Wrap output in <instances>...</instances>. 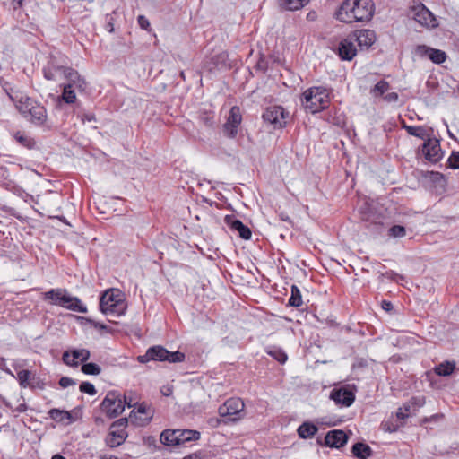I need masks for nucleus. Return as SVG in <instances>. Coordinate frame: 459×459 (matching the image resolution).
Here are the masks:
<instances>
[{"label": "nucleus", "mask_w": 459, "mask_h": 459, "mask_svg": "<svg viewBox=\"0 0 459 459\" xmlns=\"http://www.w3.org/2000/svg\"><path fill=\"white\" fill-rule=\"evenodd\" d=\"M177 429H165L161 432L160 441L165 446H178Z\"/></svg>", "instance_id": "26"}, {"label": "nucleus", "mask_w": 459, "mask_h": 459, "mask_svg": "<svg viewBox=\"0 0 459 459\" xmlns=\"http://www.w3.org/2000/svg\"><path fill=\"white\" fill-rule=\"evenodd\" d=\"M100 409L109 419L117 417L124 411L121 395L117 391L108 392L100 403Z\"/></svg>", "instance_id": "6"}, {"label": "nucleus", "mask_w": 459, "mask_h": 459, "mask_svg": "<svg viewBox=\"0 0 459 459\" xmlns=\"http://www.w3.org/2000/svg\"><path fill=\"white\" fill-rule=\"evenodd\" d=\"M289 305L295 307H299L302 305L301 293L296 285L291 286V295L289 299Z\"/></svg>", "instance_id": "33"}, {"label": "nucleus", "mask_w": 459, "mask_h": 459, "mask_svg": "<svg viewBox=\"0 0 459 459\" xmlns=\"http://www.w3.org/2000/svg\"><path fill=\"white\" fill-rule=\"evenodd\" d=\"M16 108L25 119L35 126H43L48 120L46 108L28 96H22Z\"/></svg>", "instance_id": "2"}, {"label": "nucleus", "mask_w": 459, "mask_h": 459, "mask_svg": "<svg viewBox=\"0 0 459 459\" xmlns=\"http://www.w3.org/2000/svg\"><path fill=\"white\" fill-rule=\"evenodd\" d=\"M448 164L451 169H459V152H453L448 158Z\"/></svg>", "instance_id": "43"}, {"label": "nucleus", "mask_w": 459, "mask_h": 459, "mask_svg": "<svg viewBox=\"0 0 459 459\" xmlns=\"http://www.w3.org/2000/svg\"><path fill=\"white\" fill-rule=\"evenodd\" d=\"M404 128L409 134L416 136L420 139H425L427 135L426 130L422 126H405Z\"/></svg>", "instance_id": "38"}, {"label": "nucleus", "mask_w": 459, "mask_h": 459, "mask_svg": "<svg viewBox=\"0 0 459 459\" xmlns=\"http://www.w3.org/2000/svg\"><path fill=\"white\" fill-rule=\"evenodd\" d=\"M81 370L85 375H93V376H97V375L100 374V372H101L100 367L98 364L93 363V362L84 363L82 366Z\"/></svg>", "instance_id": "35"}, {"label": "nucleus", "mask_w": 459, "mask_h": 459, "mask_svg": "<svg viewBox=\"0 0 459 459\" xmlns=\"http://www.w3.org/2000/svg\"><path fill=\"white\" fill-rule=\"evenodd\" d=\"M381 307L384 310L389 312L393 309V304L387 300H382Z\"/></svg>", "instance_id": "52"}, {"label": "nucleus", "mask_w": 459, "mask_h": 459, "mask_svg": "<svg viewBox=\"0 0 459 459\" xmlns=\"http://www.w3.org/2000/svg\"><path fill=\"white\" fill-rule=\"evenodd\" d=\"M49 417L58 422L67 420V423L74 421V417L69 411H62L59 409H51L48 411Z\"/></svg>", "instance_id": "29"}, {"label": "nucleus", "mask_w": 459, "mask_h": 459, "mask_svg": "<svg viewBox=\"0 0 459 459\" xmlns=\"http://www.w3.org/2000/svg\"><path fill=\"white\" fill-rule=\"evenodd\" d=\"M91 353L86 349L81 350H73L72 357L75 361L80 360L81 362H85L90 359Z\"/></svg>", "instance_id": "39"}, {"label": "nucleus", "mask_w": 459, "mask_h": 459, "mask_svg": "<svg viewBox=\"0 0 459 459\" xmlns=\"http://www.w3.org/2000/svg\"><path fill=\"white\" fill-rule=\"evenodd\" d=\"M241 121L242 116L240 108L237 106H233L230 110L226 123L223 125L224 134L230 138H235Z\"/></svg>", "instance_id": "9"}, {"label": "nucleus", "mask_w": 459, "mask_h": 459, "mask_svg": "<svg viewBox=\"0 0 459 459\" xmlns=\"http://www.w3.org/2000/svg\"><path fill=\"white\" fill-rule=\"evenodd\" d=\"M137 413L148 414V409L144 403H142L139 405V407L137 409Z\"/></svg>", "instance_id": "56"}, {"label": "nucleus", "mask_w": 459, "mask_h": 459, "mask_svg": "<svg viewBox=\"0 0 459 459\" xmlns=\"http://www.w3.org/2000/svg\"><path fill=\"white\" fill-rule=\"evenodd\" d=\"M137 21H138L139 26L142 29L148 30V28L150 27V22H149L148 19L145 16L139 15Z\"/></svg>", "instance_id": "48"}, {"label": "nucleus", "mask_w": 459, "mask_h": 459, "mask_svg": "<svg viewBox=\"0 0 459 459\" xmlns=\"http://www.w3.org/2000/svg\"><path fill=\"white\" fill-rule=\"evenodd\" d=\"M5 359L2 357H0V369H3L4 370V368H5Z\"/></svg>", "instance_id": "63"}, {"label": "nucleus", "mask_w": 459, "mask_h": 459, "mask_svg": "<svg viewBox=\"0 0 459 459\" xmlns=\"http://www.w3.org/2000/svg\"><path fill=\"white\" fill-rule=\"evenodd\" d=\"M205 66L209 71L230 66L229 63V55L225 51H221L215 56H212L209 61H206Z\"/></svg>", "instance_id": "18"}, {"label": "nucleus", "mask_w": 459, "mask_h": 459, "mask_svg": "<svg viewBox=\"0 0 459 459\" xmlns=\"http://www.w3.org/2000/svg\"><path fill=\"white\" fill-rule=\"evenodd\" d=\"M61 98L67 104H73L75 102L76 94L74 92L72 83H66L64 85Z\"/></svg>", "instance_id": "32"}, {"label": "nucleus", "mask_w": 459, "mask_h": 459, "mask_svg": "<svg viewBox=\"0 0 459 459\" xmlns=\"http://www.w3.org/2000/svg\"><path fill=\"white\" fill-rule=\"evenodd\" d=\"M406 235V230L403 226L394 225L388 230V236L392 238H403Z\"/></svg>", "instance_id": "41"}, {"label": "nucleus", "mask_w": 459, "mask_h": 459, "mask_svg": "<svg viewBox=\"0 0 459 459\" xmlns=\"http://www.w3.org/2000/svg\"><path fill=\"white\" fill-rule=\"evenodd\" d=\"M69 294L65 289H52L45 293V299H50L51 304L63 307L68 302Z\"/></svg>", "instance_id": "17"}, {"label": "nucleus", "mask_w": 459, "mask_h": 459, "mask_svg": "<svg viewBox=\"0 0 459 459\" xmlns=\"http://www.w3.org/2000/svg\"><path fill=\"white\" fill-rule=\"evenodd\" d=\"M161 393L163 395L165 396H169L171 395L172 394V387L170 386H164L162 389H161Z\"/></svg>", "instance_id": "57"}, {"label": "nucleus", "mask_w": 459, "mask_h": 459, "mask_svg": "<svg viewBox=\"0 0 459 459\" xmlns=\"http://www.w3.org/2000/svg\"><path fill=\"white\" fill-rule=\"evenodd\" d=\"M351 452L358 459H367L371 456L373 453L371 447L362 442L355 443L352 446Z\"/></svg>", "instance_id": "22"}, {"label": "nucleus", "mask_w": 459, "mask_h": 459, "mask_svg": "<svg viewBox=\"0 0 459 459\" xmlns=\"http://www.w3.org/2000/svg\"><path fill=\"white\" fill-rule=\"evenodd\" d=\"M267 353L281 364L285 363L288 359L287 354L281 349L277 347L270 348L267 351Z\"/></svg>", "instance_id": "34"}, {"label": "nucleus", "mask_w": 459, "mask_h": 459, "mask_svg": "<svg viewBox=\"0 0 459 459\" xmlns=\"http://www.w3.org/2000/svg\"><path fill=\"white\" fill-rule=\"evenodd\" d=\"M152 418V414L148 415V416H147L146 418H144V419H139V422H138V424H140V425H145V424H147V423H149V422L151 421Z\"/></svg>", "instance_id": "59"}, {"label": "nucleus", "mask_w": 459, "mask_h": 459, "mask_svg": "<svg viewBox=\"0 0 459 459\" xmlns=\"http://www.w3.org/2000/svg\"><path fill=\"white\" fill-rule=\"evenodd\" d=\"M348 441V437L343 430L333 429L327 432L324 445L329 447H342Z\"/></svg>", "instance_id": "14"}, {"label": "nucleus", "mask_w": 459, "mask_h": 459, "mask_svg": "<svg viewBox=\"0 0 459 459\" xmlns=\"http://www.w3.org/2000/svg\"><path fill=\"white\" fill-rule=\"evenodd\" d=\"M310 0H280L279 5L285 11H297L307 5Z\"/></svg>", "instance_id": "27"}, {"label": "nucleus", "mask_w": 459, "mask_h": 459, "mask_svg": "<svg viewBox=\"0 0 459 459\" xmlns=\"http://www.w3.org/2000/svg\"><path fill=\"white\" fill-rule=\"evenodd\" d=\"M128 419L127 418H121L115 422L111 424L110 429H125L127 426Z\"/></svg>", "instance_id": "46"}, {"label": "nucleus", "mask_w": 459, "mask_h": 459, "mask_svg": "<svg viewBox=\"0 0 459 459\" xmlns=\"http://www.w3.org/2000/svg\"><path fill=\"white\" fill-rule=\"evenodd\" d=\"M317 15L315 11H311L307 14V19L308 21H315L316 19Z\"/></svg>", "instance_id": "60"}, {"label": "nucleus", "mask_w": 459, "mask_h": 459, "mask_svg": "<svg viewBox=\"0 0 459 459\" xmlns=\"http://www.w3.org/2000/svg\"><path fill=\"white\" fill-rule=\"evenodd\" d=\"M430 179L433 182H436V183H440V182H444L445 181L443 174L439 173V172H431L430 173Z\"/></svg>", "instance_id": "49"}, {"label": "nucleus", "mask_w": 459, "mask_h": 459, "mask_svg": "<svg viewBox=\"0 0 459 459\" xmlns=\"http://www.w3.org/2000/svg\"><path fill=\"white\" fill-rule=\"evenodd\" d=\"M389 89V84L387 82L382 80L379 81L372 89L371 92L375 96H380L383 95L385 91H387Z\"/></svg>", "instance_id": "40"}, {"label": "nucleus", "mask_w": 459, "mask_h": 459, "mask_svg": "<svg viewBox=\"0 0 459 459\" xmlns=\"http://www.w3.org/2000/svg\"><path fill=\"white\" fill-rule=\"evenodd\" d=\"M63 361L65 364H66L67 366H71V367H77L79 362L78 361H75L74 359V358L72 357V351H65L63 353Z\"/></svg>", "instance_id": "44"}, {"label": "nucleus", "mask_w": 459, "mask_h": 459, "mask_svg": "<svg viewBox=\"0 0 459 459\" xmlns=\"http://www.w3.org/2000/svg\"><path fill=\"white\" fill-rule=\"evenodd\" d=\"M145 443H146L147 445H149V446H152V445L155 446V445H156V439H155L154 437H147V439L145 440Z\"/></svg>", "instance_id": "62"}, {"label": "nucleus", "mask_w": 459, "mask_h": 459, "mask_svg": "<svg viewBox=\"0 0 459 459\" xmlns=\"http://www.w3.org/2000/svg\"><path fill=\"white\" fill-rule=\"evenodd\" d=\"M385 100L391 102L398 100V94L396 92H390L385 96Z\"/></svg>", "instance_id": "53"}, {"label": "nucleus", "mask_w": 459, "mask_h": 459, "mask_svg": "<svg viewBox=\"0 0 459 459\" xmlns=\"http://www.w3.org/2000/svg\"><path fill=\"white\" fill-rule=\"evenodd\" d=\"M79 389L82 393H85L90 395H94L97 393L95 386L90 382H82Z\"/></svg>", "instance_id": "42"}, {"label": "nucleus", "mask_w": 459, "mask_h": 459, "mask_svg": "<svg viewBox=\"0 0 459 459\" xmlns=\"http://www.w3.org/2000/svg\"><path fill=\"white\" fill-rule=\"evenodd\" d=\"M182 459H202L201 458V453H194V454H191V455H188L185 457H183Z\"/></svg>", "instance_id": "58"}, {"label": "nucleus", "mask_w": 459, "mask_h": 459, "mask_svg": "<svg viewBox=\"0 0 459 459\" xmlns=\"http://www.w3.org/2000/svg\"><path fill=\"white\" fill-rule=\"evenodd\" d=\"M13 138L22 146L27 149H33L35 147V140L25 134L24 132L17 131L13 134Z\"/></svg>", "instance_id": "28"}, {"label": "nucleus", "mask_w": 459, "mask_h": 459, "mask_svg": "<svg viewBox=\"0 0 459 459\" xmlns=\"http://www.w3.org/2000/svg\"><path fill=\"white\" fill-rule=\"evenodd\" d=\"M66 74V80L68 83L73 84V88H77L79 91H84L86 89V82L80 76L78 72L73 68H69Z\"/></svg>", "instance_id": "21"}, {"label": "nucleus", "mask_w": 459, "mask_h": 459, "mask_svg": "<svg viewBox=\"0 0 459 459\" xmlns=\"http://www.w3.org/2000/svg\"><path fill=\"white\" fill-rule=\"evenodd\" d=\"M455 368V362L446 361L435 367L434 371L438 376H450Z\"/></svg>", "instance_id": "31"}, {"label": "nucleus", "mask_w": 459, "mask_h": 459, "mask_svg": "<svg viewBox=\"0 0 459 459\" xmlns=\"http://www.w3.org/2000/svg\"><path fill=\"white\" fill-rule=\"evenodd\" d=\"M100 311L108 316H121L125 313L126 305L123 295L119 290H107L100 299Z\"/></svg>", "instance_id": "4"}, {"label": "nucleus", "mask_w": 459, "mask_h": 459, "mask_svg": "<svg viewBox=\"0 0 459 459\" xmlns=\"http://www.w3.org/2000/svg\"><path fill=\"white\" fill-rule=\"evenodd\" d=\"M82 122H85V121H88V122L95 121V116L92 113L83 114L82 117Z\"/></svg>", "instance_id": "54"}, {"label": "nucleus", "mask_w": 459, "mask_h": 459, "mask_svg": "<svg viewBox=\"0 0 459 459\" xmlns=\"http://www.w3.org/2000/svg\"><path fill=\"white\" fill-rule=\"evenodd\" d=\"M352 37L343 39L340 41L337 51L342 60L351 61L357 54V48Z\"/></svg>", "instance_id": "12"}, {"label": "nucleus", "mask_w": 459, "mask_h": 459, "mask_svg": "<svg viewBox=\"0 0 459 459\" xmlns=\"http://www.w3.org/2000/svg\"><path fill=\"white\" fill-rule=\"evenodd\" d=\"M226 222L230 225V228L238 232L243 239H249L251 238L250 229L244 225L240 220L233 219L230 216H226Z\"/></svg>", "instance_id": "20"}, {"label": "nucleus", "mask_w": 459, "mask_h": 459, "mask_svg": "<svg viewBox=\"0 0 459 459\" xmlns=\"http://www.w3.org/2000/svg\"><path fill=\"white\" fill-rule=\"evenodd\" d=\"M32 376L33 375H32L31 371L27 370V369H22V370L18 371V373H17V379L22 387H27L30 385L29 381L30 380Z\"/></svg>", "instance_id": "37"}, {"label": "nucleus", "mask_w": 459, "mask_h": 459, "mask_svg": "<svg viewBox=\"0 0 459 459\" xmlns=\"http://www.w3.org/2000/svg\"><path fill=\"white\" fill-rule=\"evenodd\" d=\"M318 431V428L308 421L303 422L299 428H298V435L300 438L307 439L310 438L316 434Z\"/></svg>", "instance_id": "24"}, {"label": "nucleus", "mask_w": 459, "mask_h": 459, "mask_svg": "<svg viewBox=\"0 0 459 459\" xmlns=\"http://www.w3.org/2000/svg\"><path fill=\"white\" fill-rule=\"evenodd\" d=\"M410 415V405H403L399 408L396 411V417L400 420H404L408 418Z\"/></svg>", "instance_id": "45"}, {"label": "nucleus", "mask_w": 459, "mask_h": 459, "mask_svg": "<svg viewBox=\"0 0 459 459\" xmlns=\"http://www.w3.org/2000/svg\"><path fill=\"white\" fill-rule=\"evenodd\" d=\"M422 152L429 161L436 162L441 159L440 143L437 139H428L422 146Z\"/></svg>", "instance_id": "15"}, {"label": "nucleus", "mask_w": 459, "mask_h": 459, "mask_svg": "<svg viewBox=\"0 0 459 459\" xmlns=\"http://www.w3.org/2000/svg\"><path fill=\"white\" fill-rule=\"evenodd\" d=\"M75 384H76L75 381L73 378H70L68 377H63L59 380V385L63 388H66V387H68L70 385H74Z\"/></svg>", "instance_id": "47"}, {"label": "nucleus", "mask_w": 459, "mask_h": 459, "mask_svg": "<svg viewBox=\"0 0 459 459\" xmlns=\"http://www.w3.org/2000/svg\"><path fill=\"white\" fill-rule=\"evenodd\" d=\"M184 359V353L180 351L170 352L160 345L149 348L144 355L138 357V361L141 363H145L151 360L176 363L182 362Z\"/></svg>", "instance_id": "5"}, {"label": "nucleus", "mask_w": 459, "mask_h": 459, "mask_svg": "<svg viewBox=\"0 0 459 459\" xmlns=\"http://www.w3.org/2000/svg\"><path fill=\"white\" fill-rule=\"evenodd\" d=\"M329 102V93L325 88L312 87L303 93L302 105L312 114L326 108Z\"/></svg>", "instance_id": "3"}, {"label": "nucleus", "mask_w": 459, "mask_h": 459, "mask_svg": "<svg viewBox=\"0 0 459 459\" xmlns=\"http://www.w3.org/2000/svg\"><path fill=\"white\" fill-rule=\"evenodd\" d=\"M330 398L338 405L350 407L355 400V394L346 387L334 388L330 394Z\"/></svg>", "instance_id": "11"}, {"label": "nucleus", "mask_w": 459, "mask_h": 459, "mask_svg": "<svg viewBox=\"0 0 459 459\" xmlns=\"http://www.w3.org/2000/svg\"><path fill=\"white\" fill-rule=\"evenodd\" d=\"M26 410H27V405L25 403H22L19 404L16 408L12 409L13 411H17V412H24V411H26Z\"/></svg>", "instance_id": "55"}, {"label": "nucleus", "mask_w": 459, "mask_h": 459, "mask_svg": "<svg viewBox=\"0 0 459 459\" xmlns=\"http://www.w3.org/2000/svg\"><path fill=\"white\" fill-rule=\"evenodd\" d=\"M375 13L372 0H344L335 12V18L345 23L368 22Z\"/></svg>", "instance_id": "1"}, {"label": "nucleus", "mask_w": 459, "mask_h": 459, "mask_svg": "<svg viewBox=\"0 0 459 459\" xmlns=\"http://www.w3.org/2000/svg\"><path fill=\"white\" fill-rule=\"evenodd\" d=\"M199 120L209 128H212L215 125V116L212 112H202L199 116Z\"/></svg>", "instance_id": "36"}, {"label": "nucleus", "mask_w": 459, "mask_h": 459, "mask_svg": "<svg viewBox=\"0 0 459 459\" xmlns=\"http://www.w3.org/2000/svg\"><path fill=\"white\" fill-rule=\"evenodd\" d=\"M68 302L65 304L64 307L72 311L79 312V313H86L87 307L84 306L80 299L77 297H72L69 295Z\"/></svg>", "instance_id": "30"}, {"label": "nucleus", "mask_w": 459, "mask_h": 459, "mask_svg": "<svg viewBox=\"0 0 459 459\" xmlns=\"http://www.w3.org/2000/svg\"><path fill=\"white\" fill-rule=\"evenodd\" d=\"M244 402L240 398L233 397L219 407V414L221 417H231L232 420H237L244 417Z\"/></svg>", "instance_id": "7"}, {"label": "nucleus", "mask_w": 459, "mask_h": 459, "mask_svg": "<svg viewBox=\"0 0 459 459\" xmlns=\"http://www.w3.org/2000/svg\"><path fill=\"white\" fill-rule=\"evenodd\" d=\"M91 322V324L95 327V328H98V329H101V330H108V325H104V324H101L100 322H97V321H94V320H91L90 319L89 320Z\"/></svg>", "instance_id": "51"}, {"label": "nucleus", "mask_w": 459, "mask_h": 459, "mask_svg": "<svg viewBox=\"0 0 459 459\" xmlns=\"http://www.w3.org/2000/svg\"><path fill=\"white\" fill-rule=\"evenodd\" d=\"M411 15L415 21L423 26L432 28L437 26L436 18L422 4H420L411 9Z\"/></svg>", "instance_id": "10"}, {"label": "nucleus", "mask_w": 459, "mask_h": 459, "mask_svg": "<svg viewBox=\"0 0 459 459\" xmlns=\"http://www.w3.org/2000/svg\"><path fill=\"white\" fill-rule=\"evenodd\" d=\"M289 113L281 106H273L265 109L263 119L273 126V128H281L287 124Z\"/></svg>", "instance_id": "8"}, {"label": "nucleus", "mask_w": 459, "mask_h": 459, "mask_svg": "<svg viewBox=\"0 0 459 459\" xmlns=\"http://www.w3.org/2000/svg\"><path fill=\"white\" fill-rule=\"evenodd\" d=\"M107 25H106V29L109 31V32H113L114 31V23H113V17L110 16V15H107Z\"/></svg>", "instance_id": "50"}, {"label": "nucleus", "mask_w": 459, "mask_h": 459, "mask_svg": "<svg viewBox=\"0 0 459 459\" xmlns=\"http://www.w3.org/2000/svg\"><path fill=\"white\" fill-rule=\"evenodd\" d=\"M127 437L126 429H110V432L106 438V443L110 447H117L124 443Z\"/></svg>", "instance_id": "19"}, {"label": "nucleus", "mask_w": 459, "mask_h": 459, "mask_svg": "<svg viewBox=\"0 0 459 459\" xmlns=\"http://www.w3.org/2000/svg\"><path fill=\"white\" fill-rule=\"evenodd\" d=\"M69 68L70 67L56 65L50 62L46 67H44L43 74L47 80L57 81L61 78L66 79V74L68 73L67 71H69Z\"/></svg>", "instance_id": "16"}, {"label": "nucleus", "mask_w": 459, "mask_h": 459, "mask_svg": "<svg viewBox=\"0 0 459 459\" xmlns=\"http://www.w3.org/2000/svg\"><path fill=\"white\" fill-rule=\"evenodd\" d=\"M416 54L419 56H428L435 64H442L446 59V54L443 50L432 48L425 45L416 48Z\"/></svg>", "instance_id": "13"}, {"label": "nucleus", "mask_w": 459, "mask_h": 459, "mask_svg": "<svg viewBox=\"0 0 459 459\" xmlns=\"http://www.w3.org/2000/svg\"><path fill=\"white\" fill-rule=\"evenodd\" d=\"M124 406L126 404L129 408L132 407V399H128L126 395H124V399H122Z\"/></svg>", "instance_id": "61"}, {"label": "nucleus", "mask_w": 459, "mask_h": 459, "mask_svg": "<svg viewBox=\"0 0 459 459\" xmlns=\"http://www.w3.org/2000/svg\"><path fill=\"white\" fill-rule=\"evenodd\" d=\"M375 32L370 30H360L356 38V40L359 46L367 48L372 46L375 42Z\"/></svg>", "instance_id": "25"}, {"label": "nucleus", "mask_w": 459, "mask_h": 459, "mask_svg": "<svg viewBox=\"0 0 459 459\" xmlns=\"http://www.w3.org/2000/svg\"><path fill=\"white\" fill-rule=\"evenodd\" d=\"M52 459H65V458L61 455H55L52 456Z\"/></svg>", "instance_id": "64"}, {"label": "nucleus", "mask_w": 459, "mask_h": 459, "mask_svg": "<svg viewBox=\"0 0 459 459\" xmlns=\"http://www.w3.org/2000/svg\"><path fill=\"white\" fill-rule=\"evenodd\" d=\"M178 430V446L184 445L186 442L196 441L200 438L201 434L197 430L192 429H177Z\"/></svg>", "instance_id": "23"}]
</instances>
